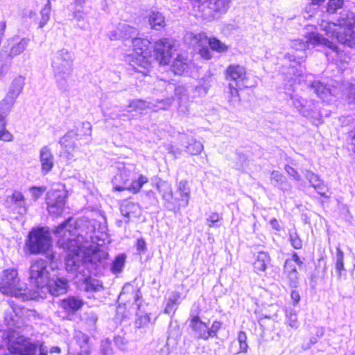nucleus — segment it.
Masks as SVG:
<instances>
[{
  "mask_svg": "<svg viewBox=\"0 0 355 355\" xmlns=\"http://www.w3.org/2000/svg\"><path fill=\"white\" fill-rule=\"evenodd\" d=\"M51 1H47L44 8L40 11V20L39 22V28H43L49 21L51 16Z\"/></svg>",
  "mask_w": 355,
  "mask_h": 355,
  "instance_id": "a19ab883",
  "label": "nucleus"
},
{
  "mask_svg": "<svg viewBox=\"0 0 355 355\" xmlns=\"http://www.w3.org/2000/svg\"><path fill=\"white\" fill-rule=\"evenodd\" d=\"M92 135V125L89 122H78L74 128H68L67 132L60 139L61 146L71 155V152L78 148V141L83 140L80 145L85 144Z\"/></svg>",
  "mask_w": 355,
  "mask_h": 355,
  "instance_id": "1a4fd4ad",
  "label": "nucleus"
},
{
  "mask_svg": "<svg viewBox=\"0 0 355 355\" xmlns=\"http://www.w3.org/2000/svg\"><path fill=\"white\" fill-rule=\"evenodd\" d=\"M16 99L6 94V97L0 103V112L8 114L13 107Z\"/></svg>",
  "mask_w": 355,
  "mask_h": 355,
  "instance_id": "c03bdc74",
  "label": "nucleus"
},
{
  "mask_svg": "<svg viewBox=\"0 0 355 355\" xmlns=\"http://www.w3.org/2000/svg\"><path fill=\"white\" fill-rule=\"evenodd\" d=\"M136 248L137 254L140 255L146 252L147 245L145 240L143 238H139L137 240Z\"/></svg>",
  "mask_w": 355,
  "mask_h": 355,
  "instance_id": "13d9d810",
  "label": "nucleus"
},
{
  "mask_svg": "<svg viewBox=\"0 0 355 355\" xmlns=\"http://www.w3.org/2000/svg\"><path fill=\"white\" fill-rule=\"evenodd\" d=\"M45 191V187H32L30 189V192L34 200H37L44 193Z\"/></svg>",
  "mask_w": 355,
  "mask_h": 355,
  "instance_id": "6e6d98bb",
  "label": "nucleus"
},
{
  "mask_svg": "<svg viewBox=\"0 0 355 355\" xmlns=\"http://www.w3.org/2000/svg\"><path fill=\"white\" fill-rule=\"evenodd\" d=\"M112 349L110 347V343L108 339L103 340L101 345V355H112Z\"/></svg>",
  "mask_w": 355,
  "mask_h": 355,
  "instance_id": "bf43d9fd",
  "label": "nucleus"
},
{
  "mask_svg": "<svg viewBox=\"0 0 355 355\" xmlns=\"http://www.w3.org/2000/svg\"><path fill=\"white\" fill-rule=\"evenodd\" d=\"M98 317L97 315L94 312H89L87 313L86 322L89 326H94L96 322H97Z\"/></svg>",
  "mask_w": 355,
  "mask_h": 355,
  "instance_id": "69168bd1",
  "label": "nucleus"
},
{
  "mask_svg": "<svg viewBox=\"0 0 355 355\" xmlns=\"http://www.w3.org/2000/svg\"><path fill=\"white\" fill-rule=\"evenodd\" d=\"M184 40L193 47H201L207 45L208 37L204 33H194L188 32L184 36Z\"/></svg>",
  "mask_w": 355,
  "mask_h": 355,
  "instance_id": "cd10ccee",
  "label": "nucleus"
},
{
  "mask_svg": "<svg viewBox=\"0 0 355 355\" xmlns=\"http://www.w3.org/2000/svg\"><path fill=\"white\" fill-rule=\"evenodd\" d=\"M335 270L338 279H340L346 271L344 266V252L341 250L340 244L336 247V252L335 255Z\"/></svg>",
  "mask_w": 355,
  "mask_h": 355,
  "instance_id": "473e14b6",
  "label": "nucleus"
},
{
  "mask_svg": "<svg viewBox=\"0 0 355 355\" xmlns=\"http://www.w3.org/2000/svg\"><path fill=\"white\" fill-rule=\"evenodd\" d=\"M173 47V41L170 39L162 38L155 42L154 56L160 64H167L169 62Z\"/></svg>",
  "mask_w": 355,
  "mask_h": 355,
  "instance_id": "f3484780",
  "label": "nucleus"
},
{
  "mask_svg": "<svg viewBox=\"0 0 355 355\" xmlns=\"http://www.w3.org/2000/svg\"><path fill=\"white\" fill-rule=\"evenodd\" d=\"M271 181L275 187L282 191L287 189L286 178L278 171H272L271 173Z\"/></svg>",
  "mask_w": 355,
  "mask_h": 355,
  "instance_id": "e433bc0d",
  "label": "nucleus"
},
{
  "mask_svg": "<svg viewBox=\"0 0 355 355\" xmlns=\"http://www.w3.org/2000/svg\"><path fill=\"white\" fill-rule=\"evenodd\" d=\"M176 194L178 197L175 198V204L179 205V211L182 207L185 208L189 205L191 197V188L187 180H180L176 184Z\"/></svg>",
  "mask_w": 355,
  "mask_h": 355,
  "instance_id": "aec40b11",
  "label": "nucleus"
},
{
  "mask_svg": "<svg viewBox=\"0 0 355 355\" xmlns=\"http://www.w3.org/2000/svg\"><path fill=\"white\" fill-rule=\"evenodd\" d=\"M134 53L126 57V62L137 72L146 73L150 66V42L147 39L135 37L131 40Z\"/></svg>",
  "mask_w": 355,
  "mask_h": 355,
  "instance_id": "6e6552de",
  "label": "nucleus"
},
{
  "mask_svg": "<svg viewBox=\"0 0 355 355\" xmlns=\"http://www.w3.org/2000/svg\"><path fill=\"white\" fill-rule=\"evenodd\" d=\"M286 94L290 96L293 105L302 116L313 122L320 121L321 114L318 102H315L313 100L307 101L299 94H295L294 89H287Z\"/></svg>",
  "mask_w": 355,
  "mask_h": 355,
  "instance_id": "f8f14e48",
  "label": "nucleus"
},
{
  "mask_svg": "<svg viewBox=\"0 0 355 355\" xmlns=\"http://www.w3.org/2000/svg\"><path fill=\"white\" fill-rule=\"evenodd\" d=\"M0 291L4 295L14 296L24 301L28 299V290L20 284L17 270L9 268L3 271L0 277Z\"/></svg>",
  "mask_w": 355,
  "mask_h": 355,
  "instance_id": "9d476101",
  "label": "nucleus"
},
{
  "mask_svg": "<svg viewBox=\"0 0 355 355\" xmlns=\"http://www.w3.org/2000/svg\"><path fill=\"white\" fill-rule=\"evenodd\" d=\"M336 22L322 20L320 29L331 39L349 47L355 46V15L344 11Z\"/></svg>",
  "mask_w": 355,
  "mask_h": 355,
  "instance_id": "39448f33",
  "label": "nucleus"
},
{
  "mask_svg": "<svg viewBox=\"0 0 355 355\" xmlns=\"http://www.w3.org/2000/svg\"><path fill=\"white\" fill-rule=\"evenodd\" d=\"M73 55L67 49H60L53 54L51 67L57 86L62 92L68 89V81L73 71Z\"/></svg>",
  "mask_w": 355,
  "mask_h": 355,
  "instance_id": "0eeeda50",
  "label": "nucleus"
},
{
  "mask_svg": "<svg viewBox=\"0 0 355 355\" xmlns=\"http://www.w3.org/2000/svg\"><path fill=\"white\" fill-rule=\"evenodd\" d=\"M137 319L135 320V327L138 329L144 328L151 323L150 315L137 313Z\"/></svg>",
  "mask_w": 355,
  "mask_h": 355,
  "instance_id": "49530a36",
  "label": "nucleus"
},
{
  "mask_svg": "<svg viewBox=\"0 0 355 355\" xmlns=\"http://www.w3.org/2000/svg\"><path fill=\"white\" fill-rule=\"evenodd\" d=\"M156 87H160L159 90L161 92H165L166 97L165 99L157 100L154 102H147L141 99L133 100L128 105L127 113L121 114L117 106L114 107V111L106 110L104 112L105 116H108L112 119H121L123 121L130 120L139 117L142 112L146 110L157 111L159 110H166L171 106L174 97L172 93H174L180 101L187 99V89L183 85H175L174 83L166 82L164 80H159L156 83Z\"/></svg>",
  "mask_w": 355,
  "mask_h": 355,
  "instance_id": "7ed1b4c3",
  "label": "nucleus"
},
{
  "mask_svg": "<svg viewBox=\"0 0 355 355\" xmlns=\"http://www.w3.org/2000/svg\"><path fill=\"white\" fill-rule=\"evenodd\" d=\"M284 169L288 173V175L292 177L293 180H295L297 182L301 181V176L300 175L297 171L295 169L293 166H290L289 164H286L284 166Z\"/></svg>",
  "mask_w": 355,
  "mask_h": 355,
  "instance_id": "4d7b16f0",
  "label": "nucleus"
},
{
  "mask_svg": "<svg viewBox=\"0 0 355 355\" xmlns=\"http://www.w3.org/2000/svg\"><path fill=\"white\" fill-rule=\"evenodd\" d=\"M41 172L43 175L49 173L54 166V156L48 146H43L40 150Z\"/></svg>",
  "mask_w": 355,
  "mask_h": 355,
  "instance_id": "b1692460",
  "label": "nucleus"
},
{
  "mask_svg": "<svg viewBox=\"0 0 355 355\" xmlns=\"http://www.w3.org/2000/svg\"><path fill=\"white\" fill-rule=\"evenodd\" d=\"M187 60L180 56H178L171 65V71L178 75H181L187 69Z\"/></svg>",
  "mask_w": 355,
  "mask_h": 355,
  "instance_id": "58836bf2",
  "label": "nucleus"
},
{
  "mask_svg": "<svg viewBox=\"0 0 355 355\" xmlns=\"http://www.w3.org/2000/svg\"><path fill=\"white\" fill-rule=\"evenodd\" d=\"M83 305V301L74 296H69L62 300L60 302V306L69 313L76 312L80 309Z\"/></svg>",
  "mask_w": 355,
  "mask_h": 355,
  "instance_id": "c85d7f7f",
  "label": "nucleus"
},
{
  "mask_svg": "<svg viewBox=\"0 0 355 355\" xmlns=\"http://www.w3.org/2000/svg\"><path fill=\"white\" fill-rule=\"evenodd\" d=\"M119 37L125 40L132 39L137 35V31L135 28L125 24H120L117 27L116 33Z\"/></svg>",
  "mask_w": 355,
  "mask_h": 355,
  "instance_id": "72a5a7b5",
  "label": "nucleus"
},
{
  "mask_svg": "<svg viewBox=\"0 0 355 355\" xmlns=\"http://www.w3.org/2000/svg\"><path fill=\"white\" fill-rule=\"evenodd\" d=\"M289 241L295 249L300 250L302 248V241L295 231L290 232Z\"/></svg>",
  "mask_w": 355,
  "mask_h": 355,
  "instance_id": "8fccbe9b",
  "label": "nucleus"
},
{
  "mask_svg": "<svg viewBox=\"0 0 355 355\" xmlns=\"http://www.w3.org/2000/svg\"><path fill=\"white\" fill-rule=\"evenodd\" d=\"M222 219L216 212H211L207 218V225L210 227H218L220 226V220Z\"/></svg>",
  "mask_w": 355,
  "mask_h": 355,
  "instance_id": "de8ad7c7",
  "label": "nucleus"
},
{
  "mask_svg": "<svg viewBox=\"0 0 355 355\" xmlns=\"http://www.w3.org/2000/svg\"><path fill=\"white\" fill-rule=\"evenodd\" d=\"M68 281L64 277L49 278L48 284L43 289H46L53 296H59L67 293L68 289Z\"/></svg>",
  "mask_w": 355,
  "mask_h": 355,
  "instance_id": "412c9836",
  "label": "nucleus"
},
{
  "mask_svg": "<svg viewBox=\"0 0 355 355\" xmlns=\"http://www.w3.org/2000/svg\"><path fill=\"white\" fill-rule=\"evenodd\" d=\"M65 193L63 191L51 190L46 195V204L50 214L58 216L62 214L65 205Z\"/></svg>",
  "mask_w": 355,
  "mask_h": 355,
  "instance_id": "2eb2a0df",
  "label": "nucleus"
},
{
  "mask_svg": "<svg viewBox=\"0 0 355 355\" xmlns=\"http://www.w3.org/2000/svg\"><path fill=\"white\" fill-rule=\"evenodd\" d=\"M20 309L10 306L5 311L4 321L8 329L0 331V349L6 345L9 352L19 355H47V349L39 341L32 342L21 335L19 329L23 324Z\"/></svg>",
  "mask_w": 355,
  "mask_h": 355,
  "instance_id": "f03ea898",
  "label": "nucleus"
},
{
  "mask_svg": "<svg viewBox=\"0 0 355 355\" xmlns=\"http://www.w3.org/2000/svg\"><path fill=\"white\" fill-rule=\"evenodd\" d=\"M222 322L218 320L214 321L211 327H208L209 336V338L216 337L218 331L221 328Z\"/></svg>",
  "mask_w": 355,
  "mask_h": 355,
  "instance_id": "5fc2aeb1",
  "label": "nucleus"
},
{
  "mask_svg": "<svg viewBox=\"0 0 355 355\" xmlns=\"http://www.w3.org/2000/svg\"><path fill=\"white\" fill-rule=\"evenodd\" d=\"M75 339L80 348H85L89 341V336L80 331L76 333Z\"/></svg>",
  "mask_w": 355,
  "mask_h": 355,
  "instance_id": "864d4df0",
  "label": "nucleus"
},
{
  "mask_svg": "<svg viewBox=\"0 0 355 355\" xmlns=\"http://www.w3.org/2000/svg\"><path fill=\"white\" fill-rule=\"evenodd\" d=\"M309 44L318 45L323 44L331 50L336 55L338 53V46L331 41L323 37L318 33H309L304 40H293L291 42V46L293 49L298 51L300 54L295 55L292 53H287L284 56V59L288 60L289 64V74H293L294 77H300L304 72V67L302 63L304 60L306 53L304 51L309 46Z\"/></svg>",
  "mask_w": 355,
  "mask_h": 355,
  "instance_id": "20e7f679",
  "label": "nucleus"
},
{
  "mask_svg": "<svg viewBox=\"0 0 355 355\" xmlns=\"http://www.w3.org/2000/svg\"><path fill=\"white\" fill-rule=\"evenodd\" d=\"M286 260H293V263L297 265L298 266H301L303 264V260L298 256L297 253L293 252L291 258H288Z\"/></svg>",
  "mask_w": 355,
  "mask_h": 355,
  "instance_id": "774afa93",
  "label": "nucleus"
},
{
  "mask_svg": "<svg viewBox=\"0 0 355 355\" xmlns=\"http://www.w3.org/2000/svg\"><path fill=\"white\" fill-rule=\"evenodd\" d=\"M228 3L229 1H194L193 6L198 8L202 18L211 21L226 12L229 8Z\"/></svg>",
  "mask_w": 355,
  "mask_h": 355,
  "instance_id": "4468645a",
  "label": "nucleus"
},
{
  "mask_svg": "<svg viewBox=\"0 0 355 355\" xmlns=\"http://www.w3.org/2000/svg\"><path fill=\"white\" fill-rule=\"evenodd\" d=\"M242 88H239L236 86L234 83H229L228 92H227V99L230 104L233 107H237L240 104V97L239 94V90Z\"/></svg>",
  "mask_w": 355,
  "mask_h": 355,
  "instance_id": "f704fd0d",
  "label": "nucleus"
},
{
  "mask_svg": "<svg viewBox=\"0 0 355 355\" xmlns=\"http://www.w3.org/2000/svg\"><path fill=\"white\" fill-rule=\"evenodd\" d=\"M187 152L191 155H198L203 150V145L199 141L193 138H191L185 145Z\"/></svg>",
  "mask_w": 355,
  "mask_h": 355,
  "instance_id": "ea45409f",
  "label": "nucleus"
},
{
  "mask_svg": "<svg viewBox=\"0 0 355 355\" xmlns=\"http://www.w3.org/2000/svg\"><path fill=\"white\" fill-rule=\"evenodd\" d=\"M50 278L48 270V262L39 259L33 261L29 268L30 282L37 288L43 289L48 284Z\"/></svg>",
  "mask_w": 355,
  "mask_h": 355,
  "instance_id": "ddd939ff",
  "label": "nucleus"
},
{
  "mask_svg": "<svg viewBox=\"0 0 355 355\" xmlns=\"http://www.w3.org/2000/svg\"><path fill=\"white\" fill-rule=\"evenodd\" d=\"M190 326L196 338L205 340L209 338L208 325L203 322L198 315L191 318Z\"/></svg>",
  "mask_w": 355,
  "mask_h": 355,
  "instance_id": "a878e982",
  "label": "nucleus"
},
{
  "mask_svg": "<svg viewBox=\"0 0 355 355\" xmlns=\"http://www.w3.org/2000/svg\"><path fill=\"white\" fill-rule=\"evenodd\" d=\"M30 42V39L28 37H23L21 39V40L19 42L15 43L13 44L10 49L9 54L7 55L6 60L4 61H2L0 60L1 63H7L8 65V68L10 67V64L11 62V60L19 55H20L21 53H23L28 46Z\"/></svg>",
  "mask_w": 355,
  "mask_h": 355,
  "instance_id": "bb28decb",
  "label": "nucleus"
},
{
  "mask_svg": "<svg viewBox=\"0 0 355 355\" xmlns=\"http://www.w3.org/2000/svg\"><path fill=\"white\" fill-rule=\"evenodd\" d=\"M301 172L310 183L311 186L315 189L318 194L324 198L329 197L330 193L329 188L324 184L323 181L320 178L318 174L307 169H302Z\"/></svg>",
  "mask_w": 355,
  "mask_h": 355,
  "instance_id": "a211bd4d",
  "label": "nucleus"
},
{
  "mask_svg": "<svg viewBox=\"0 0 355 355\" xmlns=\"http://www.w3.org/2000/svg\"><path fill=\"white\" fill-rule=\"evenodd\" d=\"M295 265L296 264L293 263V260H286V259L284 264V267H283V274L297 271Z\"/></svg>",
  "mask_w": 355,
  "mask_h": 355,
  "instance_id": "680f3d73",
  "label": "nucleus"
},
{
  "mask_svg": "<svg viewBox=\"0 0 355 355\" xmlns=\"http://www.w3.org/2000/svg\"><path fill=\"white\" fill-rule=\"evenodd\" d=\"M157 188L164 201V207L166 209L174 213H178L179 211V205L175 204V198L173 197L171 186L164 184L158 185Z\"/></svg>",
  "mask_w": 355,
  "mask_h": 355,
  "instance_id": "5701e85b",
  "label": "nucleus"
},
{
  "mask_svg": "<svg viewBox=\"0 0 355 355\" xmlns=\"http://www.w3.org/2000/svg\"><path fill=\"white\" fill-rule=\"evenodd\" d=\"M69 218L55 227L53 234L58 238V244L66 252V269L70 272L83 274L80 280L85 284V290L100 291L103 286L97 279H92L91 275H98L105 267L108 252L105 248L96 243L97 236L93 231L89 235L77 234L76 227Z\"/></svg>",
  "mask_w": 355,
  "mask_h": 355,
  "instance_id": "f257e3e1",
  "label": "nucleus"
},
{
  "mask_svg": "<svg viewBox=\"0 0 355 355\" xmlns=\"http://www.w3.org/2000/svg\"><path fill=\"white\" fill-rule=\"evenodd\" d=\"M254 257L253 269L254 272L258 275L264 272L270 264L271 259L269 254L267 252L260 251L254 254Z\"/></svg>",
  "mask_w": 355,
  "mask_h": 355,
  "instance_id": "393cba45",
  "label": "nucleus"
},
{
  "mask_svg": "<svg viewBox=\"0 0 355 355\" xmlns=\"http://www.w3.org/2000/svg\"><path fill=\"white\" fill-rule=\"evenodd\" d=\"M14 205L19 209L18 214L24 215L26 213V207L24 198L19 202H16Z\"/></svg>",
  "mask_w": 355,
  "mask_h": 355,
  "instance_id": "338daca9",
  "label": "nucleus"
},
{
  "mask_svg": "<svg viewBox=\"0 0 355 355\" xmlns=\"http://www.w3.org/2000/svg\"><path fill=\"white\" fill-rule=\"evenodd\" d=\"M180 301V293L178 291L172 292L167 300L164 313L168 315H174Z\"/></svg>",
  "mask_w": 355,
  "mask_h": 355,
  "instance_id": "7c9ffc66",
  "label": "nucleus"
},
{
  "mask_svg": "<svg viewBox=\"0 0 355 355\" xmlns=\"http://www.w3.org/2000/svg\"><path fill=\"white\" fill-rule=\"evenodd\" d=\"M236 155H237V159H238V161L236 162V168L240 170L243 167L245 162L246 161L247 157L245 154L241 153L240 152H237Z\"/></svg>",
  "mask_w": 355,
  "mask_h": 355,
  "instance_id": "0e129e2a",
  "label": "nucleus"
},
{
  "mask_svg": "<svg viewBox=\"0 0 355 355\" xmlns=\"http://www.w3.org/2000/svg\"><path fill=\"white\" fill-rule=\"evenodd\" d=\"M120 210L126 223L130 221L131 218L139 217L141 213L139 204L130 200H124L122 201Z\"/></svg>",
  "mask_w": 355,
  "mask_h": 355,
  "instance_id": "4be33fe9",
  "label": "nucleus"
},
{
  "mask_svg": "<svg viewBox=\"0 0 355 355\" xmlns=\"http://www.w3.org/2000/svg\"><path fill=\"white\" fill-rule=\"evenodd\" d=\"M149 24L155 30H160L165 26L164 17L159 12H152L149 17Z\"/></svg>",
  "mask_w": 355,
  "mask_h": 355,
  "instance_id": "c9c22d12",
  "label": "nucleus"
},
{
  "mask_svg": "<svg viewBox=\"0 0 355 355\" xmlns=\"http://www.w3.org/2000/svg\"><path fill=\"white\" fill-rule=\"evenodd\" d=\"M24 85L25 77L18 76L12 81L7 94L17 99L19 95L21 93Z\"/></svg>",
  "mask_w": 355,
  "mask_h": 355,
  "instance_id": "c756f323",
  "label": "nucleus"
},
{
  "mask_svg": "<svg viewBox=\"0 0 355 355\" xmlns=\"http://www.w3.org/2000/svg\"><path fill=\"white\" fill-rule=\"evenodd\" d=\"M207 44L213 51L219 53L226 52L228 49V46L216 37L208 38Z\"/></svg>",
  "mask_w": 355,
  "mask_h": 355,
  "instance_id": "37998d69",
  "label": "nucleus"
},
{
  "mask_svg": "<svg viewBox=\"0 0 355 355\" xmlns=\"http://www.w3.org/2000/svg\"><path fill=\"white\" fill-rule=\"evenodd\" d=\"M125 262V255L121 254L117 255L114 260L112 261L111 266V271L112 273L116 274L121 272L124 267Z\"/></svg>",
  "mask_w": 355,
  "mask_h": 355,
  "instance_id": "79ce46f5",
  "label": "nucleus"
},
{
  "mask_svg": "<svg viewBox=\"0 0 355 355\" xmlns=\"http://www.w3.org/2000/svg\"><path fill=\"white\" fill-rule=\"evenodd\" d=\"M311 89L316 95L321 98L323 101H331V96H336L338 95V89L335 87L319 81H313L311 85Z\"/></svg>",
  "mask_w": 355,
  "mask_h": 355,
  "instance_id": "6ab92c4d",
  "label": "nucleus"
},
{
  "mask_svg": "<svg viewBox=\"0 0 355 355\" xmlns=\"http://www.w3.org/2000/svg\"><path fill=\"white\" fill-rule=\"evenodd\" d=\"M118 173L112 180L116 191L129 190L134 193H138L148 178L137 171L135 165L132 164L119 163L117 166Z\"/></svg>",
  "mask_w": 355,
  "mask_h": 355,
  "instance_id": "423d86ee",
  "label": "nucleus"
},
{
  "mask_svg": "<svg viewBox=\"0 0 355 355\" xmlns=\"http://www.w3.org/2000/svg\"><path fill=\"white\" fill-rule=\"evenodd\" d=\"M114 343L116 347L120 350L125 351L128 348V341L123 336L119 335L114 336Z\"/></svg>",
  "mask_w": 355,
  "mask_h": 355,
  "instance_id": "603ef678",
  "label": "nucleus"
},
{
  "mask_svg": "<svg viewBox=\"0 0 355 355\" xmlns=\"http://www.w3.org/2000/svg\"><path fill=\"white\" fill-rule=\"evenodd\" d=\"M199 54L205 60H209L212 57L210 50L207 46H206V45L200 47Z\"/></svg>",
  "mask_w": 355,
  "mask_h": 355,
  "instance_id": "e2e57ef3",
  "label": "nucleus"
},
{
  "mask_svg": "<svg viewBox=\"0 0 355 355\" xmlns=\"http://www.w3.org/2000/svg\"><path fill=\"white\" fill-rule=\"evenodd\" d=\"M225 78L229 83H234L239 88H247L250 86L246 83L245 68L239 64H230L225 70Z\"/></svg>",
  "mask_w": 355,
  "mask_h": 355,
  "instance_id": "dca6fc26",
  "label": "nucleus"
},
{
  "mask_svg": "<svg viewBox=\"0 0 355 355\" xmlns=\"http://www.w3.org/2000/svg\"><path fill=\"white\" fill-rule=\"evenodd\" d=\"M13 139V135L6 130V127L0 128V140L3 141H11Z\"/></svg>",
  "mask_w": 355,
  "mask_h": 355,
  "instance_id": "052dcab7",
  "label": "nucleus"
},
{
  "mask_svg": "<svg viewBox=\"0 0 355 355\" xmlns=\"http://www.w3.org/2000/svg\"><path fill=\"white\" fill-rule=\"evenodd\" d=\"M284 275L285 276L290 287L297 288L298 286L299 272L297 271L284 273Z\"/></svg>",
  "mask_w": 355,
  "mask_h": 355,
  "instance_id": "09e8293b",
  "label": "nucleus"
},
{
  "mask_svg": "<svg viewBox=\"0 0 355 355\" xmlns=\"http://www.w3.org/2000/svg\"><path fill=\"white\" fill-rule=\"evenodd\" d=\"M286 322L293 329H297L300 327V322L297 320V311L291 307L285 310Z\"/></svg>",
  "mask_w": 355,
  "mask_h": 355,
  "instance_id": "4c0bfd02",
  "label": "nucleus"
},
{
  "mask_svg": "<svg viewBox=\"0 0 355 355\" xmlns=\"http://www.w3.org/2000/svg\"><path fill=\"white\" fill-rule=\"evenodd\" d=\"M85 1H75L76 9V10L74 12L73 16L78 21V26L82 29L86 28V23L84 21L85 17L83 16V13L78 9V7H82V3Z\"/></svg>",
  "mask_w": 355,
  "mask_h": 355,
  "instance_id": "a18cd8bd",
  "label": "nucleus"
},
{
  "mask_svg": "<svg viewBox=\"0 0 355 355\" xmlns=\"http://www.w3.org/2000/svg\"><path fill=\"white\" fill-rule=\"evenodd\" d=\"M26 246L30 254H38L48 252L52 246L51 233L48 227L33 228L28 234Z\"/></svg>",
  "mask_w": 355,
  "mask_h": 355,
  "instance_id": "9b49d317",
  "label": "nucleus"
},
{
  "mask_svg": "<svg viewBox=\"0 0 355 355\" xmlns=\"http://www.w3.org/2000/svg\"><path fill=\"white\" fill-rule=\"evenodd\" d=\"M247 339L248 337L246 333L243 331H240L237 335V343H239V347L238 349H234V343H232L230 351L234 354L246 353L248 349Z\"/></svg>",
  "mask_w": 355,
  "mask_h": 355,
  "instance_id": "2f4dec72",
  "label": "nucleus"
},
{
  "mask_svg": "<svg viewBox=\"0 0 355 355\" xmlns=\"http://www.w3.org/2000/svg\"><path fill=\"white\" fill-rule=\"evenodd\" d=\"M344 1H328L326 5L327 12L329 14H334L337 12L338 9H341L343 6Z\"/></svg>",
  "mask_w": 355,
  "mask_h": 355,
  "instance_id": "3c124183",
  "label": "nucleus"
}]
</instances>
